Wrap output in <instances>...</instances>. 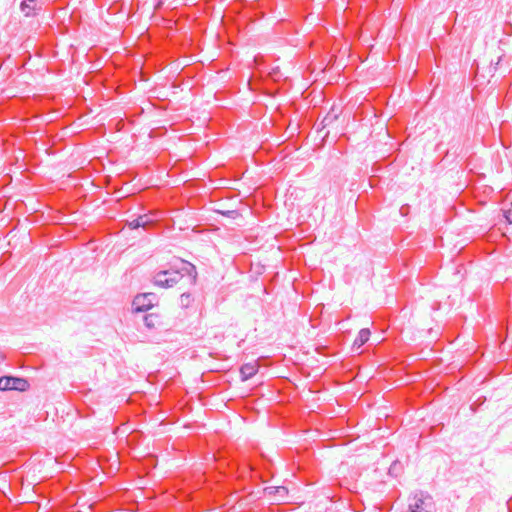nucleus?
I'll return each mask as SVG.
<instances>
[{
    "instance_id": "1",
    "label": "nucleus",
    "mask_w": 512,
    "mask_h": 512,
    "mask_svg": "<svg viewBox=\"0 0 512 512\" xmlns=\"http://www.w3.org/2000/svg\"><path fill=\"white\" fill-rule=\"evenodd\" d=\"M176 269H168L157 272L153 277L155 285L162 288H170L177 284L184 276H188L191 284L197 280L196 267L190 262L181 260Z\"/></svg>"
},
{
    "instance_id": "2",
    "label": "nucleus",
    "mask_w": 512,
    "mask_h": 512,
    "mask_svg": "<svg viewBox=\"0 0 512 512\" xmlns=\"http://www.w3.org/2000/svg\"><path fill=\"white\" fill-rule=\"evenodd\" d=\"M407 512H436L435 502L427 492L416 491L408 498Z\"/></svg>"
},
{
    "instance_id": "3",
    "label": "nucleus",
    "mask_w": 512,
    "mask_h": 512,
    "mask_svg": "<svg viewBox=\"0 0 512 512\" xmlns=\"http://www.w3.org/2000/svg\"><path fill=\"white\" fill-rule=\"evenodd\" d=\"M30 384L27 379L15 376H2L0 377V390L9 391L16 390L20 392L27 391Z\"/></svg>"
},
{
    "instance_id": "4",
    "label": "nucleus",
    "mask_w": 512,
    "mask_h": 512,
    "mask_svg": "<svg viewBox=\"0 0 512 512\" xmlns=\"http://www.w3.org/2000/svg\"><path fill=\"white\" fill-rule=\"evenodd\" d=\"M156 300L154 293L139 294L133 300V309L135 312H145L154 306Z\"/></svg>"
},
{
    "instance_id": "5",
    "label": "nucleus",
    "mask_w": 512,
    "mask_h": 512,
    "mask_svg": "<svg viewBox=\"0 0 512 512\" xmlns=\"http://www.w3.org/2000/svg\"><path fill=\"white\" fill-rule=\"evenodd\" d=\"M43 0H23L20 4V10L25 17H34L43 9Z\"/></svg>"
},
{
    "instance_id": "6",
    "label": "nucleus",
    "mask_w": 512,
    "mask_h": 512,
    "mask_svg": "<svg viewBox=\"0 0 512 512\" xmlns=\"http://www.w3.org/2000/svg\"><path fill=\"white\" fill-rule=\"evenodd\" d=\"M264 494L274 500H284L288 496V489L284 486H269L264 488Z\"/></svg>"
},
{
    "instance_id": "7",
    "label": "nucleus",
    "mask_w": 512,
    "mask_h": 512,
    "mask_svg": "<svg viewBox=\"0 0 512 512\" xmlns=\"http://www.w3.org/2000/svg\"><path fill=\"white\" fill-rule=\"evenodd\" d=\"M258 372V365L256 362L245 363L240 368V374L242 381H246L252 378Z\"/></svg>"
},
{
    "instance_id": "8",
    "label": "nucleus",
    "mask_w": 512,
    "mask_h": 512,
    "mask_svg": "<svg viewBox=\"0 0 512 512\" xmlns=\"http://www.w3.org/2000/svg\"><path fill=\"white\" fill-rule=\"evenodd\" d=\"M143 321L145 326L149 329H154L161 325V317L156 313L144 315Z\"/></svg>"
},
{
    "instance_id": "9",
    "label": "nucleus",
    "mask_w": 512,
    "mask_h": 512,
    "mask_svg": "<svg viewBox=\"0 0 512 512\" xmlns=\"http://www.w3.org/2000/svg\"><path fill=\"white\" fill-rule=\"evenodd\" d=\"M370 334L371 333L368 328L361 329L354 340L353 347L360 348L363 346L369 340Z\"/></svg>"
},
{
    "instance_id": "10",
    "label": "nucleus",
    "mask_w": 512,
    "mask_h": 512,
    "mask_svg": "<svg viewBox=\"0 0 512 512\" xmlns=\"http://www.w3.org/2000/svg\"><path fill=\"white\" fill-rule=\"evenodd\" d=\"M194 298L188 292H184L180 295L179 303L182 308H188L191 306Z\"/></svg>"
},
{
    "instance_id": "11",
    "label": "nucleus",
    "mask_w": 512,
    "mask_h": 512,
    "mask_svg": "<svg viewBox=\"0 0 512 512\" xmlns=\"http://www.w3.org/2000/svg\"><path fill=\"white\" fill-rule=\"evenodd\" d=\"M137 219L139 220V224H141V227L144 229H147V227L151 226L154 222L151 219V217L147 214L140 215L137 217Z\"/></svg>"
},
{
    "instance_id": "12",
    "label": "nucleus",
    "mask_w": 512,
    "mask_h": 512,
    "mask_svg": "<svg viewBox=\"0 0 512 512\" xmlns=\"http://www.w3.org/2000/svg\"><path fill=\"white\" fill-rule=\"evenodd\" d=\"M335 119H337V116H336V115L332 116V115H330V114H327V115L324 117V119L322 120V124H323L324 126L329 125V124H331Z\"/></svg>"
},
{
    "instance_id": "13",
    "label": "nucleus",
    "mask_w": 512,
    "mask_h": 512,
    "mask_svg": "<svg viewBox=\"0 0 512 512\" xmlns=\"http://www.w3.org/2000/svg\"><path fill=\"white\" fill-rule=\"evenodd\" d=\"M335 119H337V116H336V115L332 116V115H330V114H327V115L324 117V119L322 120V124H323L324 126L329 125V124H331Z\"/></svg>"
},
{
    "instance_id": "14",
    "label": "nucleus",
    "mask_w": 512,
    "mask_h": 512,
    "mask_svg": "<svg viewBox=\"0 0 512 512\" xmlns=\"http://www.w3.org/2000/svg\"><path fill=\"white\" fill-rule=\"evenodd\" d=\"M128 226L131 229H138L141 227V224H139V220L136 218V219H133L132 221H129Z\"/></svg>"
},
{
    "instance_id": "15",
    "label": "nucleus",
    "mask_w": 512,
    "mask_h": 512,
    "mask_svg": "<svg viewBox=\"0 0 512 512\" xmlns=\"http://www.w3.org/2000/svg\"><path fill=\"white\" fill-rule=\"evenodd\" d=\"M222 214L225 215V216H228V217H232L233 214H236V211L235 210H228V211L222 212Z\"/></svg>"
},
{
    "instance_id": "16",
    "label": "nucleus",
    "mask_w": 512,
    "mask_h": 512,
    "mask_svg": "<svg viewBox=\"0 0 512 512\" xmlns=\"http://www.w3.org/2000/svg\"><path fill=\"white\" fill-rule=\"evenodd\" d=\"M398 466V463L397 462H394L390 468H389V473H392L393 471H396V468Z\"/></svg>"
},
{
    "instance_id": "17",
    "label": "nucleus",
    "mask_w": 512,
    "mask_h": 512,
    "mask_svg": "<svg viewBox=\"0 0 512 512\" xmlns=\"http://www.w3.org/2000/svg\"><path fill=\"white\" fill-rule=\"evenodd\" d=\"M5 359V356L3 354H0V363L3 362Z\"/></svg>"
}]
</instances>
